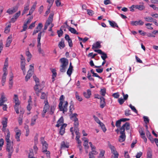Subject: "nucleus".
Returning a JSON list of instances; mask_svg holds the SVG:
<instances>
[{"mask_svg":"<svg viewBox=\"0 0 158 158\" xmlns=\"http://www.w3.org/2000/svg\"><path fill=\"white\" fill-rule=\"evenodd\" d=\"M44 103V105L43 110L41 113L42 116L43 118L45 117L48 118L49 115L53 114L56 107L54 106H50L47 100H45Z\"/></svg>","mask_w":158,"mask_h":158,"instance_id":"1","label":"nucleus"},{"mask_svg":"<svg viewBox=\"0 0 158 158\" xmlns=\"http://www.w3.org/2000/svg\"><path fill=\"white\" fill-rule=\"evenodd\" d=\"M64 98L63 95H61L60 98V102L59 104V107L60 111L64 113L67 110L68 102L64 100Z\"/></svg>","mask_w":158,"mask_h":158,"instance_id":"2","label":"nucleus"},{"mask_svg":"<svg viewBox=\"0 0 158 158\" xmlns=\"http://www.w3.org/2000/svg\"><path fill=\"white\" fill-rule=\"evenodd\" d=\"M61 63L60 66V71L61 72H64L67 68V66L69 64V61L67 59L65 58H61L60 60Z\"/></svg>","mask_w":158,"mask_h":158,"instance_id":"3","label":"nucleus"},{"mask_svg":"<svg viewBox=\"0 0 158 158\" xmlns=\"http://www.w3.org/2000/svg\"><path fill=\"white\" fill-rule=\"evenodd\" d=\"M13 99L14 102L15 104L14 106V109L16 113L18 114L19 113V108L20 104V102L19 100L18 95L16 94L14 95Z\"/></svg>","mask_w":158,"mask_h":158,"instance_id":"4","label":"nucleus"},{"mask_svg":"<svg viewBox=\"0 0 158 158\" xmlns=\"http://www.w3.org/2000/svg\"><path fill=\"white\" fill-rule=\"evenodd\" d=\"M34 64H31L30 65V69L27 73L25 77V81H27L32 76L34 71Z\"/></svg>","mask_w":158,"mask_h":158,"instance_id":"5","label":"nucleus"},{"mask_svg":"<svg viewBox=\"0 0 158 158\" xmlns=\"http://www.w3.org/2000/svg\"><path fill=\"white\" fill-rule=\"evenodd\" d=\"M42 144V152L46 154L47 158H50V152L47 151L48 144L47 143Z\"/></svg>","mask_w":158,"mask_h":158,"instance_id":"6","label":"nucleus"},{"mask_svg":"<svg viewBox=\"0 0 158 158\" xmlns=\"http://www.w3.org/2000/svg\"><path fill=\"white\" fill-rule=\"evenodd\" d=\"M53 15L51 14L50 15L48 18V19L46 21L45 23L44 29V30H46L48 27L49 26L50 24L52 22L53 18Z\"/></svg>","mask_w":158,"mask_h":158,"instance_id":"7","label":"nucleus"},{"mask_svg":"<svg viewBox=\"0 0 158 158\" xmlns=\"http://www.w3.org/2000/svg\"><path fill=\"white\" fill-rule=\"evenodd\" d=\"M95 121L98 123L100 126L101 127L102 130L104 132L106 131V129L105 127L104 124L99 120L98 118L95 115H94L93 116Z\"/></svg>","mask_w":158,"mask_h":158,"instance_id":"8","label":"nucleus"},{"mask_svg":"<svg viewBox=\"0 0 158 158\" xmlns=\"http://www.w3.org/2000/svg\"><path fill=\"white\" fill-rule=\"evenodd\" d=\"M14 130L15 133V138L17 141L19 142L20 141V137L21 134V131L17 127L15 128Z\"/></svg>","mask_w":158,"mask_h":158,"instance_id":"9","label":"nucleus"},{"mask_svg":"<svg viewBox=\"0 0 158 158\" xmlns=\"http://www.w3.org/2000/svg\"><path fill=\"white\" fill-rule=\"evenodd\" d=\"M110 149L111 153L114 155V156H113V158H118L119 154L115 148L114 146L110 145Z\"/></svg>","mask_w":158,"mask_h":158,"instance_id":"10","label":"nucleus"},{"mask_svg":"<svg viewBox=\"0 0 158 158\" xmlns=\"http://www.w3.org/2000/svg\"><path fill=\"white\" fill-rule=\"evenodd\" d=\"M19 6V3H18L16 6L13 7L12 8H9L7 10L6 12L9 15H11L15 12H16L18 10Z\"/></svg>","mask_w":158,"mask_h":158,"instance_id":"11","label":"nucleus"},{"mask_svg":"<svg viewBox=\"0 0 158 158\" xmlns=\"http://www.w3.org/2000/svg\"><path fill=\"white\" fill-rule=\"evenodd\" d=\"M6 149L8 152H13L14 149L13 147L12 142L6 143Z\"/></svg>","mask_w":158,"mask_h":158,"instance_id":"12","label":"nucleus"},{"mask_svg":"<svg viewBox=\"0 0 158 158\" xmlns=\"http://www.w3.org/2000/svg\"><path fill=\"white\" fill-rule=\"evenodd\" d=\"M94 51L101 55V57L103 60H105L107 57L106 54L100 49H94Z\"/></svg>","mask_w":158,"mask_h":158,"instance_id":"13","label":"nucleus"},{"mask_svg":"<svg viewBox=\"0 0 158 158\" xmlns=\"http://www.w3.org/2000/svg\"><path fill=\"white\" fill-rule=\"evenodd\" d=\"M120 135L119 136L118 140L120 142H122L124 141L126 139L125 132L120 130Z\"/></svg>","mask_w":158,"mask_h":158,"instance_id":"14","label":"nucleus"},{"mask_svg":"<svg viewBox=\"0 0 158 158\" xmlns=\"http://www.w3.org/2000/svg\"><path fill=\"white\" fill-rule=\"evenodd\" d=\"M130 128V125L129 123L128 122H126L120 128V130L123 131V132H125V129L126 130H127L129 129Z\"/></svg>","mask_w":158,"mask_h":158,"instance_id":"15","label":"nucleus"},{"mask_svg":"<svg viewBox=\"0 0 158 158\" xmlns=\"http://www.w3.org/2000/svg\"><path fill=\"white\" fill-rule=\"evenodd\" d=\"M7 98L5 97L3 93L1 94V97L0 98V106H2L3 103L7 101Z\"/></svg>","mask_w":158,"mask_h":158,"instance_id":"16","label":"nucleus"},{"mask_svg":"<svg viewBox=\"0 0 158 158\" xmlns=\"http://www.w3.org/2000/svg\"><path fill=\"white\" fill-rule=\"evenodd\" d=\"M21 14V12L20 11H18L13 16L10 20V22L14 23L15 22L18 17Z\"/></svg>","mask_w":158,"mask_h":158,"instance_id":"17","label":"nucleus"},{"mask_svg":"<svg viewBox=\"0 0 158 158\" xmlns=\"http://www.w3.org/2000/svg\"><path fill=\"white\" fill-rule=\"evenodd\" d=\"M43 27V25L41 23H39L38 26L36 27L35 29L34 30L33 35H34L36 33L40 31Z\"/></svg>","mask_w":158,"mask_h":158,"instance_id":"18","label":"nucleus"},{"mask_svg":"<svg viewBox=\"0 0 158 158\" xmlns=\"http://www.w3.org/2000/svg\"><path fill=\"white\" fill-rule=\"evenodd\" d=\"M144 22L141 20L136 21H132L131 22V24L133 26L142 25Z\"/></svg>","mask_w":158,"mask_h":158,"instance_id":"19","label":"nucleus"},{"mask_svg":"<svg viewBox=\"0 0 158 158\" xmlns=\"http://www.w3.org/2000/svg\"><path fill=\"white\" fill-rule=\"evenodd\" d=\"M30 2L29 0H27V3L24 6V9L22 13V15H24L26 12L29 10Z\"/></svg>","mask_w":158,"mask_h":158,"instance_id":"20","label":"nucleus"},{"mask_svg":"<svg viewBox=\"0 0 158 158\" xmlns=\"http://www.w3.org/2000/svg\"><path fill=\"white\" fill-rule=\"evenodd\" d=\"M25 60L23 59V61H21V68L23 71L24 75H25L26 73V70L25 69Z\"/></svg>","mask_w":158,"mask_h":158,"instance_id":"21","label":"nucleus"},{"mask_svg":"<svg viewBox=\"0 0 158 158\" xmlns=\"http://www.w3.org/2000/svg\"><path fill=\"white\" fill-rule=\"evenodd\" d=\"M139 3L141 5H135V8L138 9L140 10H144L145 7L144 5V3L143 2H140Z\"/></svg>","mask_w":158,"mask_h":158,"instance_id":"22","label":"nucleus"},{"mask_svg":"<svg viewBox=\"0 0 158 158\" xmlns=\"http://www.w3.org/2000/svg\"><path fill=\"white\" fill-rule=\"evenodd\" d=\"M64 123V119L62 117H61L57 121V124L56 125V127H58L60 126H61Z\"/></svg>","mask_w":158,"mask_h":158,"instance_id":"23","label":"nucleus"},{"mask_svg":"<svg viewBox=\"0 0 158 158\" xmlns=\"http://www.w3.org/2000/svg\"><path fill=\"white\" fill-rule=\"evenodd\" d=\"M67 125L66 124H64L63 125H62L60 127L59 133L61 135H63L64 133L65 127H66Z\"/></svg>","mask_w":158,"mask_h":158,"instance_id":"24","label":"nucleus"},{"mask_svg":"<svg viewBox=\"0 0 158 158\" xmlns=\"http://www.w3.org/2000/svg\"><path fill=\"white\" fill-rule=\"evenodd\" d=\"M65 39L68 41L69 47H72L73 46V43L72 40L70 39L69 36L66 34L65 36Z\"/></svg>","mask_w":158,"mask_h":158,"instance_id":"25","label":"nucleus"},{"mask_svg":"<svg viewBox=\"0 0 158 158\" xmlns=\"http://www.w3.org/2000/svg\"><path fill=\"white\" fill-rule=\"evenodd\" d=\"M91 95V91L89 89H87L86 92L83 93L84 96L86 98H89Z\"/></svg>","mask_w":158,"mask_h":158,"instance_id":"26","label":"nucleus"},{"mask_svg":"<svg viewBox=\"0 0 158 158\" xmlns=\"http://www.w3.org/2000/svg\"><path fill=\"white\" fill-rule=\"evenodd\" d=\"M12 36L11 35H10L8 37L6 40V47H8L10 46V44L12 41Z\"/></svg>","mask_w":158,"mask_h":158,"instance_id":"27","label":"nucleus"},{"mask_svg":"<svg viewBox=\"0 0 158 158\" xmlns=\"http://www.w3.org/2000/svg\"><path fill=\"white\" fill-rule=\"evenodd\" d=\"M7 133L5 134V140L6 143L11 142L10 139V133L9 131H7Z\"/></svg>","mask_w":158,"mask_h":158,"instance_id":"28","label":"nucleus"},{"mask_svg":"<svg viewBox=\"0 0 158 158\" xmlns=\"http://www.w3.org/2000/svg\"><path fill=\"white\" fill-rule=\"evenodd\" d=\"M105 106V99L104 98H100V107L101 108H103Z\"/></svg>","mask_w":158,"mask_h":158,"instance_id":"29","label":"nucleus"},{"mask_svg":"<svg viewBox=\"0 0 158 158\" xmlns=\"http://www.w3.org/2000/svg\"><path fill=\"white\" fill-rule=\"evenodd\" d=\"M101 47L100 43L99 42H97L93 44L92 48L93 49H94L95 48H100Z\"/></svg>","mask_w":158,"mask_h":158,"instance_id":"30","label":"nucleus"},{"mask_svg":"<svg viewBox=\"0 0 158 158\" xmlns=\"http://www.w3.org/2000/svg\"><path fill=\"white\" fill-rule=\"evenodd\" d=\"M108 22H109L110 25L112 27L115 28L116 27H118L117 24L115 22L109 20Z\"/></svg>","mask_w":158,"mask_h":158,"instance_id":"31","label":"nucleus"},{"mask_svg":"<svg viewBox=\"0 0 158 158\" xmlns=\"http://www.w3.org/2000/svg\"><path fill=\"white\" fill-rule=\"evenodd\" d=\"M68 29L72 33L77 34H78V33L77 31L74 28L70 27H69Z\"/></svg>","mask_w":158,"mask_h":158,"instance_id":"32","label":"nucleus"},{"mask_svg":"<svg viewBox=\"0 0 158 158\" xmlns=\"http://www.w3.org/2000/svg\"><path fill=\"white\" fill-rule=\"evenodd\" d=\"M6 75L7 74L3 73V75L2 76V85L3 86L4 85L5 82L6 81Z\"/></svg>","mask_w":158,"mask_h":158,"instance_id":"33","label":"nucleus"},{"mask_svg":"<svg viewBox=\"0 0 158 158\" xmlns=\"http://www.w3.org/2000/svg\"><path fill=\"white\" fill-rule=\"evenodd\" d=\"M52 81H54V78L56 77V70L55 69H52Z\"/></svg>","mask_w":158,"mask_h":158,"instance_id":"34","label":"nucleus"},{"mask_svg":"<svg viewBox=\"0 0 158 158\" xmlns=\"http://www.w3.org/2000/svg\"><path fill=\"white\" fill-rule=\"evenodd\" d=\"M83 145L85 147V148L86 149H88L89 148L88 145V140L87 139H86L84 140Z\"/></svg>","mask_w":158,"mask_h":158,"instance_id":"35","label":"nucleus"},{"mask_svg":"<svg viewBox=\"0 0 158 158\" xmlns=\"http://www.w3.org/2000/svg\"><path fill=\"white\" fill-rule=\"evenodd\" d=\"M77 114L76 113L73 114L72 115L70 116L71 119L73 121H74V120H77L78 119L77 118Z\"/></svg>","mask_w":158,"mask_h":158,"instance_id":"36","label":"nucleus"},{"mask_svg":"<svg viewBox=\"0 0 158 158\" xmlns=\"http://www.w3.org/2000/svg\"><path fill=\"white\" fill-rule=\"evenodd\" d=\"M75 97L76 99L80 102L81 101L83 100L82 98L79 96V94L77 92H75Z\"/></svg>","mask_w":158,"mask_h":158,"instance_id":"37","label":"nucleus"},{"mask_svg":"<svg viewBox=\"0 0 158 158\" xmlns=\"http://www.w3.org/2000/svg\"><path fill=\"white\" fill-rule=\"evenodd\" d=\"M34 90L36 93H38L41 91V89H39V85L38 84H36L34 87Z\"/></svg>","mask_w":158,"mask_h":158,"instance_id":"38","label":"nucleus"},{"mask_svg":"<svg viewBox=\"0 0 158 158\" xmlns=\"http://www.w3.org/2000/svg\"><path fill=\"white\" fill-rule=\"evenodd\" d=\"M7 119L6 118H3L2 121V124L3 126L4 127H7Z\"/></svg>","mask_w":158,"mask_h":158,"instance_id":"39","label":"nucleus"},{"mask_svg":"<svg viewBox=\"0 0 158 158\" xmlns=\"http://www.w3.org/2000/svg\"><path fill=\"white\" fill-rule=\"evenodd\" d=\"M145 21L148 22H152L154 19L150 17H147L144 18Z\"/></svg>","mask_w":158,"mask_h":158,"instance_id":"40","label":"nucleus"},{"mask_svg":"<svg viewBox=\"0 0 158 158\" xmlns=\"http://www.w3.org/2000/svg\"><path fill=\"white\" fill-rule=\"evenodd\" d=\"M58 46L60 49L64 48L65 46L64 41L63 40L60 41L59 44Z\"/></svg>","mask_w":158,"mask_h":158,"instance_id":"41","label":"nucleus"},{"mask_svg":"<svg viewBox=\"0 0 158 158\" xmlns=\"http://www.w3.org/2000/svg\"><path fill=\"white\" fill-rule=\"evenodd\" d=\"M106 92V89L105 88H103L101 89L100 92L101 94L103 96H105Z\"/></svg>","mask_w":158,"mask_h":158,"instance_id":"42","label":"nucleus"},{"mask_svg":"<svg viewBox=\"0 0 158 158\" xmlns=\"http://www.w3.org/2000/svg\"><path fill=\"white\" fill-rule=\"evenodd\" d=\"M61 147L67 148H69V145L67 143H66L64 142H62L61 144Z\"/></svg>","mask_w":158,"mask_h":158,"instance_id":"43","label":"nucleus"},{"mask_svg":"<svg viewBox=\"0 0 158 158\" xmlns=\"http://www.w3.org/2000/svg\"><path fill=\"white\" fill-rule=\"evenodd\" d=\"M37 116H35L31 119V125H34L35 122L37 118Z\"/></svg>","mask_w":158,"mask_h":158,"instance_id":"44","label":"nucleus"},{"mask_svg":"<svg viewBox=\"0 0 158 158\" xmlns=\"http://www.w3.org/2000/svg\"><path fill=\"white\" fill-rule=\"evenodd\" d=\"M73 69L71 68H69L67 71V73L69 76L70 77L71 76V75L72 73Z\"/></svg>","mask_w":158,"mask_h":158,"instance_id":"45","label":"nucleus"},{"mask_svg":"<svg viewBox=\"0 0 158 158\" xmlns=\"http://www.w3.org/2000/svg\"><path fill=\"white\" fill-rule=\"evenodd\" d=\"M86 10L87 13V14L89 15L92 16L94 14V11L92 10L89 9H87Z\"/></svg>","mask_w":158,"mask_h":158,"instance_id":"46","label":"nucleus"},{"mask_svg":"<svg viewBox=\"0 0 158 158\" xmlns=\"http://www.w3.org/2000/svg\"><path fill=\"white\" fill-rule=\"evenodd\" d=\"M36 5V2H35L34 4L33 5L31 8L30 9V12L31 13H32L35 10Z\"/></svg>","mask_w":158,"mask_h":158,"instance_id":"47","label":"nucleus"},{"mask_svg":"<svg viewBox=\"0 0 158 158\" xmlns=\"http://www.w3.org/2000/svg\"><path fill=\"white\" fill-rule=\"evenodd\" d=\"M4 143V140L3 139H0V151L2 150Z\"/></svg>","mask_w":158,"mask_h":158,"instance_id":"48","label":"nucleus"},{"mask_svg":"<svg viewBox=\"0 0 158 158\" xmlns=\"http://www.w3.org/2000/svg\"><path fill=\"white\" fill-rule=\"evenodd\" d=\"M10 25H8L5 28L4 31V32L6 33H8L10 31Z\"/></svg>","mask_w":158,"mask_h":158,"instance_id":"49","label":"nucleus"},{"mask_svg":"<svg viewBox=\"0 0 158 158\" xmlns=\"http://www.w3.org/2000/svg\"><path fill=\"white\" fill-rule=\"evenodd\" d=\"M129 107L131 109L134 111V112L137 113V111L135 108V107L132 106L131 104H130L129 105Z\"/></svg>","mask_w":158,"mask_h":158,"instance_id":"50","label":"nucleus"},{"mask_svg":"<svg viewBox=\"0 0 158 158\" xmlns=\"http://www.w3.org/2000/svg\"><path fill=\"white\" fill-rule=\"evenodd\" d=\"M143 118L144 119V121L145 123L147 124L149 123V120L148 117L146 116H143Z\"/></svg>","mask_w":158,"mask_h":158,"instance_id":"51","label":"nucleus"},{"mask_svg":"<svg viewBox=\"0 0 158 158\" xmlns=\"http://www.w3.org/2000/svg\"><path fill=\"white\" fill-rule=\"evenodd\" d=\"M42 33V32H40L38 35V37H37V42L38 43H40V40L41 39V34Z\"/></svg>","mask_w":158,"mask_h":158,"instance_id":"52","label":"nucleus"},{"mask_svg":"<svg viewBox=\"0 0 158 158\" xmlns=\"http://www.w3.org/2000/svg\"><path fill=\"white\" fill-rule=\"evenodd\" d=\"M97 55V54H94L93 55V53L92 52H91L89 53L88 55V56L89 57H91L92 58H94Z\"/></svg>","mask_w":158,"mask_h":158,"instance_id":"53","label":"nucleus"},{"mask_svg":"<svg viewBox=\"0 0 158 158\" xmlns=\"http://www.w3.org/2000/svg\"><path fill=\"white\" fill-rule=\"evenodd\" d=\"M121 121L120 119L118 120L116 122L115 126L117 127H119L120 126V125L121 124Z\"/></svg>","mask_w":158,"mask_h":158,"instance_id":"54","label":"nucleus"},{"mask_svg":"<svg viewBox=\"0 0 158 158\" xmlns=\"http://www.w3.org/2000/svg\"><path fill=\"white\" fill-rule=\"evenodd\" d=\"M74 107L73 105L72 104H70V105L69 106V111L70 112L72 113V111L74 110Z\"/></svg>","mask_w":158,"mask_h":158,"instance_id":"55","label":"nucleus"},{"mask_svg":"<svg viewBox=\"0 0 158 158\" xmlns=\"http://www.w3.org/2000/svg\"><path fill=\"white\" fill-rule=\"evenodd\" d=\"M152 24L150 23H147L145 24L146 26H147L148 29L150 30H152L153 29L152 27L151 26Z\"/></svg>","mask_w":158,"mask_h":158,"instance_id":"56","label":"nucleus"},{"mask_svg":"<svg viewBox=\"0 0 158 158\" xmlns=\"http://www.w3.org/2000/svg\"><path fill=\"white\" fill-rule=\"evenodd\" d=\"M118 101L120 104L122 105L124 102L125 100L123 99L122 98H120L118 99Z\"/></svg>","mask_w":158,"mask_h":158,"instance_id":"57","label":"nucleus"},{"mask_svg":"<svg viewBox=\"0 0 158 158\" xmlns=\"http://www.w3.org/2000/svg\"><path fill=\"white\" fill-rule=\"evenodd\" d=\"M6 127L3 126L2 128V131L4 132L5 134H6V133H7V131H9L8 129H6Z\"/></svg>","mask_w":158,"mask_h":158,"instance_id":"58","label":"nucleus"},{"mask_svg":"<svg viewBox=\"0 0 158 158\" xmlns=\"http://www.w3.org/2000/svg\"><path fill=\"white\" fill-rule=\"evenodd\" d=\"M8 58H7L5 60L4 67H8Z\"/></svg>","mask_w":158,"mask_h":158,"instance_id":"59","label":"nucleus"},{"mask_svg":"<svg viewBox=\"0 0 158 158\" xmlns=\"http://www.w3.org/2000/svg\"><path fill=\"white\" fill-rule=\"evenodd\" d=\"M112 96L115 98H117L119 97V95L118 93H114L112 95Z\"/></svg>","mask_w":158,"mask_h":158,"instance_id":"60","label":"nucleus"},{"mask_svg":"<svg viewBox=\"0 0 158 158\" xmlns=\"http://www.w3.org/2000/svg\"><path fill=\"white\" fill-rule=\"evenodd\" d=\"M87 77L88 79L90 81H94V79L92 77L91 75L88 73L87 74Z\"/></svg>","mask_w":158,"mask_h":158,"instance_id":"61","label":"nucleus"},{"mask_svg":"<svg viewBox=\"0 0 158 158\" xmlns=\"http://www.w3.org/2000/svg\"><path fill=\"white\" fill-rule=\"evenodd\" d=\"M55 3L57 6H59L61 5L60 0H56Z\"/></svg>","mask_w":158,"mask_h":158,"instance_id":"62","label":"nucleus"},{"mask_svg":"<svg viewBox=\"0 0 158 158\" xmlns=\"http://www.w3.org/2000/svg\"><path fill=\"white\" fill-rule=\"evenodd\" d=\"M47 97L46 94L44 93H41V98L42 99H44L46 98Z\"/></svg>","mask_w":158,"mask_h":158,"instance_id":"63","label":"nucleus"},{"mask_svg":"<svg viewBox=\"0 0 158 158\" xmlns=\"http://www.w3.org/2000/svg\"><path fill=\"white\" fill-rule=\"evenodd\" d=\"M150 6L152 8L155 10H158V7L156 6L154 4H152L150 5Z\"/></svg>","mask_w":158,"mask_h":158,"instance_id":"64","label":"nucleus"}]
</instances>
